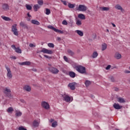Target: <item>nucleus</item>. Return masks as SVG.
<instances>
[{
    "label": "nucleus",
    "instance_id": "obj_1",
    "mask_svg": "<svg viewBox=\"0 0 130 130\" xmlns=\"http://www.w3.org/2000/svg\"><path fill=\"white\" fill-rule=\"evenodd\" d=\"M74 69L80 74H86V68L81 65L76 66Z\"/></svg>",
    "mask_w": 130,
    "mask_h": 130
},
{
    "label": "nucleus",
    "instance_id": "obj_2",
    "mask_svg": "<svg viewBox=\"0 0 130 130\" xmlns=\"http://www.w3.org/2000/svg\"><path fill=\"white\" fill-rule=\"evenodd\" d=\"M63 101H65V102H67L69 103V102H72L73 101V97L70 96V95L64 93V94L61 95Z\"/></svg>",
    "mask_w": 130,
    "mask_h": 130
},
{
    "label": "nucleus",
    "instance_id": "obj_3",
    "mask_svg": "<svg viewBox=\"0 0 130 130\" xmlns=\"http://www.w3.org/2000/svg\"><path fill=\"white\" fill-rule=\"evenodd\" d=\"M87 10H88V8L85 5H80L76 8V11H79V12H86Z\"/></svg>",
    "mask_w": 130,
    "mask_h": 130
},
{
    "label": "nucleus",
    "instance_id": "obj_4",
    "mask_svg": "<svg viewBox=\"0 0 130 130\" xmlns=\"http://www.w3.org/2000/svg\"><path fill=\"white\" fill-rule=\"evenodd\" d=\"M43 52V53H47V54H52L53 53V51L51 50H49L46 48H43L41 51H37V53H40Z\"/></svg>",
    "mask_w": 130,
    "mask_h": 130
},
{
    "label": "nucleus",
    "instance_id": "obj_5",
    "mask_svg": "<svg viewBox=\"0 0 130 130\" xmlns=\"http://www.w3.org/2000/svg\"><path fill=\"white\" fill-rule=\"evenodd\" d=\"M11 89H10L9 87H6L4 89V94H5L7 97H9V98H11V97H12V94L11 93Z\"/></svg>",
    "mask_w": 130,
    "mask_h": 130
},
{
    "label": "nucleus",
    "instance_id": "obj_6",
    "mask_svg": "<svg viewBox=\"0 0 130 130\" xmlns=\"http://www.w3.org/2000/svg\"><path fill=\"white\" fill-rule=\"evenodd\" d=\"M11 31L13 32L14 35H15V36H18V35H19V32H18V29H17V24H15L12 26Z\"/></svg>",
    "mask_w": 130,
    "mask_h": 130
},
{
    "label": "nucleus",
    "instance_id": "obj_7",
    "mask_svg": "<svg viewBox=\"0 0 130 130\" xmlns=\"http://www.w3.org/2000/svg\"><path fill=\"white\" fill-rule=\"evenodd\" d=\"M48 69L50 72H51L52 74H54V75H56L57 74H58V73H59V70L55 68L49 67Z\"/></svg>",
    "mask_w": 130,
    "mask_h": 130
},
{
    "label": "nucleus",
    "instance_id": "obj_8",
    "mask_svg": "<svg viewBox=\"0 0 130 130\" xmlns=\"http://www.w3.org/2000/svg\"><path fill=\"white\" fill-rule=\"evenodd\" d=\"M41 106L45 109L48 110V109H49V108H50L49 104H48V103L45 102V101L42 102L41 103Z\"/></svg>",
    "mask_w": 130,
    "mask_h": 130
},
{
    "label": "nucleus",
    "instance_id": "obj_9",
    "mask_svg": "<svg viewBox=\"0 0 130 130\" xmlns=\"http://www.w3.org/2000/svg\"><path fill=\"white\" fill-rule=\"evenodd\" d=\"M6 69L7 71V76L8 78H9V79H12V78H13V75H12V72L11 71V69H10V68L7 66H6Z\"/></svg>",
    "mask_w": 130,
    "mask_h": 130
},
{
    "label": "nucleus",
    "instance_id": "obj_10",
    "mask_svg": "<svg viewBox=\"0 0 130 130\" xmlns=\"http://www.w3.org/2000/svg\"><path fill=\"white\" fill-rule=\"evenodd\" d=\"M11 47L15 51V52H17V53H22V50H21L20 48L19 47H16V46L15 45H12L11 46Z\"/></svg>",
    "mask_w": 130,
    "mask_h": 130
},
{
    "label": "nucleus",
    "instance_id": "obj_11",
    "mask_svg": "<svg viewBox=\"0 0 130 130\" xmlns=\"http://www.w3.org/2000/svg\"><path fill=\"white\" fill-rule=\"evenodd\" d=\"M76 85H77L76 82L71 83L69 84L68 87H70L71 90H74L76 89Z\"/></svg>",
    "mask_w": 130,
    "mask_h": 130
},
{
    "label": "nucleus",
    "instance_id": "obj_12",
    "mask_svg": "<svg viewBox=\"0 0 130 130\" xmlns=\"http://www.w3.org/2000/svg\"><path fill=\"white\" fill-rule=\"evenodd\" d=\"M18 64H20V66H31V62L29 61H26L22 62H19Z\"/></svg>",
    "mask_w": 130,
    "mask_h": 130
},
{
    "label": "nucleus",
    "instance_id": "obj_13",
    "mask_svg": "<svg viewBox=\"0 0 130 130\" xmlns=\"http://www.w3.org/2000/svg\"><path fill=\"white\" fill-rule=\"evenodd\" d=\"M2 9L4 10V11H8V10H10V6L7 4H4L2 5Z\"/></svg>",
    "mask_w": 130,
    "mask_h": 130
},
{
    "label": "nucleus",
    "instance_id": "obj_14",
    "mask_svg": "<svg viewBox=\"0 0 130 130\" xmlns=\"http://www.w3.org/2000/svg\"><path fill=\"white\" fill-rule=\"evenodd\" d=\"M39 123H40V121H37V120H34L32 122V125L34 127H38L39 126Z\"/></svg>",
    "mask_w": 130,
    "mask_h": 130
},
{
    "label": "nucleus",
    "instance_id": "obj_15",
    "mask_svg": "<svg viewBox=\"0 0 130 130\" xmlns=\"http://www.w3.org/2000/svg\"><path fill=\"white\" fill-rule=\"evenodd\" d=\"M23 89L27 92H30L31 91V87L29 85H25L23 87Z\"/></svg>",
    "mask_w": 130,
    "mask_h": 130
},
{
    "label": "nucleus",
    "instance_id": "obj_16",
    "mask_svg": "<svg viewBox=\"0 0 130 130\" xmlns=\"http://www.w3.org/2000/svg\"><path fill=\"white\" fill-rule=\"evenodd\" d=\"M67 52L70 56H74L75 55V52L70 49L67 50Z\"/></svg>",
    "mask_w": 130,
    "mask_h": 130
},
{
    "label": "nucleus",
    "instance_id": "obj_17",
    "mask_svg": "<svg viewBox=\"0 0 130 130\" xmlns=\"http://www.w3.org/2000/svg\"><path fill=\"white\" fill-rule=\"evenodd\" d=\"M113 107L115 109H121L122 108V106H120L119 104L116 103L113 105Z\"/></svg>",
    "mask_w": 130,
    "mask_h": 130
},
{
    "label": "nucleus",
    "instance_id": "obj_18",
    "mask_svg": "<svg viewBox=\"0 0 130 130\" xmlns=\"http://www.w3.org/2000/svg\"><path fill=\"white\" fill-rule=\"evenodd\" d=\"M114 57L116 59H120V58H121V54H119V53H116Z\"/></svg>",
    "mask_w": 130,
    "mask_h": 130
},
{
    "label": "nucleus",
    "instance_id": "obj_19",
    "mask_svg": "<svg viewBox=\"0 0 130 130\" xmlns=\"http://www.w3.org/2000/svg\"><path fill=\"white\" fill-rule=\"evenodd\" d=\"M41 6L38 4L35 5L33 7L35 12H37L39 9H40Z\"/></svg>",
    "mask_w": 130,
    "mask_h": 130
},
{
    "label": "nucleus",
    "instance_id": "obj_20",
    "mask_svg": "<svg viewBox=\"0 0 130 130\" xmlns=\"http://www.w3.org/2000/svg\"><path fill=\"white\" fill-rule=\"evenodd\" d=\"M76 33H77V34L79 36H81V37L84 36V32L82 30H75Z\"/></svg>",
    "mask_w": 130,
    "mask_h": 130
},
{
    "label": "nucleus",
    "instance_id": "obj_21",
    "mask_svg": "<svg viewBox=\"0 0 130 130\" xmlns=\"http://www.w3.org/2000/svg\"><path fill=\"white\" fill-rule=\"evenodd\" d=\"M20 26L23 27L24 29H28V25H27V24L24 23L23 22H21L20 23Z\"/></svg>",
    "mask_w": 130,
    "mask_h": 130
},
{
    "label": "nucleus",
    "instance_id": "obj_22",
    "mask_svg": "<svg viewBox=\"0 0 130 130\" xmlns=\"http://www.w3.org/2000/svg\"><path fill=\"white\" fill-rule=\"evenodd\" d=\"M31 24H33L34 25H40V22L38 21V20L32 19L31 20Z\"/></svg>",
    "mask_w": 130,
    "mask_h": 130
},
{
    "label": "nucleus",
    "instance_id": "obj_23",
    "mask_svg": "<svg viewBox=\"0 0 130 130\" xmlns=\"http://www.w3.org/2000/svg\"><path fill=\"white\" fill-rule=\"evenodd\" d=\"M69 75L71 78H74L76 77V74L73 71L69 72Z\"/></svg>",
    "mask_w": 130,
    "mask_h": 130
},
{
    "label": "nucleus",
    "instance_id": "obj_24",
    "mask_svg": "<svg viewBox=\"0 0 130 130\" xmlns=\"http://www.w3.org/2000/svg\"><path fill=\"white\" fill-rule=\"evenodd\" d=\"M101 11H103V12H107L108 11H109L110 10V9L109 8V7H101L100 8Z\"/></svg>",
    "mask_w": 130,
    "mask_h": 130
},
{
    "label": "nucleus",
    "instance_id": "obj_25",
    "mask_svg": "<svg viewBox=\"0 0 130 130\" xmlns=\"http://www.w3.org/2000/svg\"><path fill=\"white\" fill-rule=\"evenodd\" d=\"M78 18H79V19H81V20H85V19H86V17H85V15L83 14H79Z\"/></svg>",
    "mask_w": 130,
    "mask_h": 130
},
{
    "label": "nucleus",
    "instance_id": "obj_26",
    "mask_svg": "<svg viewBox=\"0 0 130 130\" xmlns=\"http://www.w3.org/2000/svg\"><path fill=\"white\" fill-rule=\"evenodd\" d=\"M107 48V45L105 43H104L102 45V50L104 51Z\"/></svg>",
    "mask_w": 130,
    "mask_h": 130
},
{
    "label": "nucleus",
    "instance_id": "obj_27",
    "mask_svg": "<svg viewBox=\"0 0 130 130\" xmlns=\"http://www.w3.org/2000/svg\"><path fill=\"white\" fill-rule=\"evenodd\" d=\"M22 115V112L20 111H16L15 113V116L16 117H19Z\"/></svg>",
    "mask_w": 130,
    "mask_h": 130
},
{
    "label": "nucleus",
    "instance_id": "obj_28",
    "mask_svg": "<svg viewBox=\"0 0 130 130\" xmlns=\"http://www.w3.org/2000/svg\"><path fill=\"white\" fill-rule=\"evenodd\" d=\"M1 18L3 19V20H4L5 21H11V18L6 17L5 16H2Z\"/></svg>",
    "mask_w": 130,
    "mask_h": 130
},
{
    "label": "nucleus",
    "instance_id": "obj_29",
    "mask_svg": "<svg viewBox=\"0 0 130 130\" xmlns=\"http://www.w3.org/2000/svg\"><path fill=\"white\" fill-rule=\"evenodd\" d=\"M115 8L117 10H120L121 12H123V9H122V7H121V6H120V5H117L115 6Z\"/></svg>",
    "mask_w": 130,
    "mask_h": 130
},
{
    "label": "nucleus",
    "instance_id": "obj_30",
    "mask_svg": "<svg viewBox=\"0 0 130 130\" xmlns=\"http://www.w3.org/2000/svg\"><path fill=\"white\" fill-rule=\"evenodd\" d=\"M118 101L120 103H124V102H125V101L124 100V99H123V98H119L118 99Z\"/></svg>",
    "mask_w": 130,
    "mask_h": 130
},
{
    "label": "nucleus",
    "instance_id": "obj_31",
    "mask_svg": "<svg viewBox=\"0 0 130 130\" xmlns=\"http://www.w3.org/2000/svg\"><path fill=\"white\" fill-rule=\"evenodd\" d=\"M98 56V53L97 52H94L92 54V58H96Z\"/></svg>",
    "mask_w": 130,
    "mask_h": 130
},
{
    "label": "nucleus",
    "instance_id": "obj_32",
    "mask_svg": "<svg viewBox=\"0 0 130 130\" xmlns=\"http://www.w3.org/2000/svg\"><path fill=\"white\" fill-rule=\"evenodd\" d=\"M50 13H51V12L50 11V9L46 8V12L45 13L46 15H50Z\"/></svg>",
    "mask_w": 130,
    "mask_h": 130
},
{
    "label": "nucleus",
    "instance_id": "obj_33",
    "mask_svg": "<svg viewBox=\"0 0 130 130\" xmlns=\"http://www.w3.org/2000/svg\"><path fill=\"white\" fill-rule=\"evenodd\" d=\"M76 25L77 26H81L82 25V21L79 19L76 20Z\"/></svg>",
    "mask_w": 130,
    "mask_h": 130
},
{
    "label": "nucleus",
    "instance_id": "obj_34",
    "mask_svg": "<svg viewBox=\"0 0 130 130\" xmlns=\"http://www.w3.org/2000/svg\"><path fill=\"white\" fill-rule=\"evenodd\" d=\"M38 4L40 7H41V6H43V0H38Z\"/></svg>",
    "mask_w": 130,
    "mask_h": 130
},
{
    "label": "nucleus",
    "instance_id": "obj_35",
    "mask_svg": "<svg viewBox=\"0 0 130 130\" xmlns=\"http://www.w3.org/2000/svg\"><path fill=\"white\" fill-rule=\"evenodd\" d=\"M109 79L111 81V82H112L113 83H114V82H115V79H114V77L113 76H110L109 77Z\"/></svg>",
    "mask_w": 130,
    "mask_h": 130
},
{
    "label": "nucleus",
    "instance_id": "obj_36",
    "mask_svg": "<svg viewBox=\"0 0 130 130\" xmlns=\"http://www.w3.org/2000/svg\"><path fill=\"white\" fill-rule=\"evenodd\" d=\"M56 126H57V122H56V121H55L52 123V127H56Z\"/></svg>",
    "mask_w": 130,
    "mask_h": 130
},
{
    "label": "nucleus",
    "instance_id": "obj_37",
    "mask_svg": "<svg viewBox=\"0 0 130 130\" xmlns=\"http://www.w3.org/2000/svg\"><path fill=\"white\" fill-rule=\"evenodd\" d=\"M68 7L70 9H74L75 8V4H72L71 3H69Z\"/></svg>",
    "mask_w": 130,
    "mask_h": 130
},
{
    "label": "nucleus",
    "instance_id": "obj_38",
    "mask_svg": "<svg viewBox=\"0 0 130 130\" xmlns=\"http://www.w3.org/2000/svg\"><path fill=\"white\" fill-rule=\"evenodd\" d=\"M85 86L86 87H88L89 85H91V82L90 81L86 80L85 82Z\"/></svg>",
    "mask_w": 130,
    "mask_h": 130
},
{
    "label": "nucleus",
    "instance_id": "obj_39",
    "mask_svg": "<svg viewBox=\"0 0 130 130\" xmlns=\"http://www.w3.org/2000/svg\"><path fill=\"white\" fill-rule=\"evenodd\" d=\"M27 10H28V11H31L32 10V7H31V6L29 5H26L25 6Z\"/></svg>",
    "mask_w": 130,
    "mask_h": 130
},
{
    "label": "nucleus",
    "instance_id": "obj_40",
    "mask_svg": "<svg viewBox=\"0 0 130 130\" xmlns=\"http://www.w3.org/2000/svg\"><path fill=\"white\" fill-rule=\"evenodd\" d=\"M48 46L49 47H51V48H54V44H53V43H50L48 44Z\"/></svg>",
    "mask_w": 130,
    "mask_h": 130
},
{
    "label": "nucleus",
    "instance_id": "obj_41",
    "mask_svg": "<svg viewBox=\"0 0 130 130\" xmlns=\"http://www.w3.org/2000/svg\"><path fill=\"white\" fill-rule=\"evenodd\" d=\"M48 28H49V29H51V30H53V31H54L55 32L56 31V28L53 27L52 25L48 26Z\"/></svg>",
    "mask_w": 130,
    "mask_h": 130
},
{
    "label": "nucleus",
    "instance_id": "obj_42",
    "mask_svg": "<svg viewBox=\"0 0 130 130\" xmlns=\"http://www.w3.org/2000/svg\"><path fill=\"white\" fill-rule=\"evenodd\" d=\"M13 111H14V109L12 107H9L7 109V112H13Z\"/></svg>",
    "mask_w": 130,
    "mask_h": 130
},
{
    "label": "nucleus",
    "instance_id": "obj_43",
    "mask_svg": "<svg viewBox=\"0 0 130 130\" xmlns=\"http://www.w3.org/2000/svg\"><path fill=\"white\" fill-rule=\"evenodd\" d=\"M55 32H56V33H60V34H63V31L60 30L58 29H56Z\"/></svg>",
    "mask_w": 130,
    "mask_h": 130
},
{
    "label": "nucleus",
    "instance_id": "obj_44",
    "mask_svg": "<svg viewBox=\"0 0 130 130\" xmlns=\"http://www.w3.org/2000/svg\"><path fill=\"white\" fill-rule=\"evenodd\" d=\"M63 59L66 62H70V60H69V58L67 57L66 56H63Z\"/></svg>",
    "mask_w": 130,
    "mask_h": 130
},
{
    "label": "nucleus",
    "instance_id": "obj_45",
    "mask_svg": "<svg viewBox=\"0 0 130 130\" xmlns=\"http://www.w3.org/2000/svg\"><path fill=\"white\" fill-rule=\"evenodd\" d=\"M18 130H27V129L24 128V127H23V126H21L19 127Z\"/></svg>",
    "mask_w": 130,
    "mask_h": 130
},
{
    "label": "nucleus",
    "instance_id": "obj_46",
    "mask_svg": "<svg viewBox=\"0 0 130 130\" xmlns=\"http://www.w3.org/2000/svg\"><path fill=\"white\" fill-rule=\"evenodd\" d=\"M62 25H68V22L67 21V20H63L62 22Z\"/></svg>",
    "mask_w": 130,
    "mask_h": 130
},
{
    "label": "nucleus",
    "instance_id": "obj_47",
    "mask_svg": "<svg viewBox=\"0 0 130 130\" xmlns=\"http://www.w3.org/2000/svg\"><path fill=\"white\" fill-rule=\"evenodd\" d=\"M110 68H111V66L108 65V66L106 68V70H110Z\"/></svg>",
    "mask_w": 130,
    "mask_h": 130
},
{
    "label": "nucleus",
    "instance_id": "obj_48",
    "mask_svg": "<svg viewBox=\"0 0 130 130\" xmlns=\"http://www.w3.org/2000/svg\"><path fill=\"white\" fill-rule=\"evenodd\" d=\"M20 102H21L22 103H24L26 104V102L25 101V100H23V99H20Z\"/></svg>",
    "mask_w": 130,
    "mask_h": 130
},
{
    "label": "nucleus",
    "instance_id": "obj_49",
    "mask_svg": "<svg viewBox=\"0 0 130 130\" xmlns=\"http://www.w3.org/2000/svg\"><path fill=\"white\" fill-rule=\"evenodd\" d=\"M29 47H35L36 46L33 44H29Z\"/></svg>",
    "mask_w": 130,
    "mask_h": 130
},
{
    "label": "nucleus",
    "instance_id": "obj_50",
    "mask_svg": "<svg viewBox=\"0 0 130 130\" xmlns=\"http://www.w3.org/2000/svg\"><path fill=\"white\" fill-rule=\"evenodd\" d=\"M124 73H125V74H130V71L128 70H125Z\"/></svg>",
    "mask_w": 130,
    "mask_h": 130
},
{
    "label": "nucleus",
    "instance_id": "obj_51",
    "mask_svg": "<svg viewBox=\"0 0 130 130\" xmlns=\"http://www.w3.org/2000/svg\"><path fill=\"white\" fill-rule=\"evenodd\" d=\"M62 3H63V5H64V6H67V1H62Z\"/></svg>",
    "mask_w": 130,
    "mask_h": 130
},
{
    "label": "nucleus",
    "instance_id": "obj_52",
    "mask_svg": "<svg viewBox=\"0 0 130 130\" xmlns=\"http://www.w3.org/2000/svg\"><path fill=\"white\" fill-rule=\"evenodd\" d=\"M44 57H46V58H51V57L48 56L47 55H44Z\"/></svg>",
    "mask_w": 130,
    "mask_h": 130
},
{
    "label": "nucleus",
    "instance_id": "obj_53",
    "mask_svg": "<svg viewBox=\"0 0 130 130\" xmlns=\"http://www.w3.org/2000/svg\"><path fill=\"white\" fill-rule=\"evenodd\" d=\"M56 40L57 41H60L61 40V38H60V37H57V38H56Z\"/></svg>",
    "mask_w": 130,
    "mask_h": 130
},
{
    "label": "nucleus",
    "instance_id": "obj_54",
    "mask_svg": "<svg viewBox=\"0 0 130 130\" xmlns=\"http://www.w3.org/2000/svg\"><path fill=\"white\" fill-rule=\"evenodd\" d=\"M11 58H13V59H17V57H16L15 56H11Z\"/></svg>",
    "mask_w": 130,
    "mask_h": 130
},
{
    "label": "nucleus",
    "instance_id": "obj_55",
    "mask_svg": "<svg viewBox=\"0 0 130 130\" xmlns=\"http://www.w3.org/2000/svg\"><path fill=\"white\" fill-rule=\"evenodd\" d=\"M31 70L33 71V72H37V69L33 68L32 69H31Z\"/></svg>",
    "mask_w": 130,
    "mask_h": 130
},
{
    "label": "nucleus",
    "instance_id": "obj_56",
    "mask_svg": "<svg viewBox=\"0 0 130 130\" xmlns=\"http://www.w3.org/2000/svg\"><path fill=\"white\" fill-rule=\"evenodd\" d=\"M27 16L29 17V18H31V15H30V13H28L27 14Z\"/></svg>",
    "mask_w": 130,
    "mask_h": 130
},
{
    "label": "nucleus",
    "instance_id": "obj_57",
    "mask_svg": "<svg viewBox=\"0 0 130 130\" xmlns=\"http://www.w3.org/2000/svg\"><path fill=\"white\" fill-rule=\"evenodd\" d=\"M111 24H112V25L113 27H116V25H115V24L114 23H111Z\"/></svg>",
    "mask_w": 130,
    "mask_h": 130
},
{
    "label": "nucleus",
    "instance_id": "obj_58",
    "mask_svg": "<svg viewBox=\"0 0 130 130\" xmlns=\"http://www.w3.org/2000/svg\"><path fill=\"white\" fill-rule=\"evenodd\" d=\"M50 122H53V121H54V119H51L50 120Z\"/></svg>",
    "mask_w": 130,
    "mask_h": 130
},
{
    "label": "nucleus",
    "instance_id": "obj_59",
    "mask_svg": "<svg viewBox=\"0 0 130 130\" xmlns=\"http://www.w3.org/2000/svg\"><path fill=\"white\" fill-rule=\"evenodd\" d=\"M114 90L117 91H118V88L115 87Z\"/></svg>",
    "mask_w": 130,
    "mask_h": 130
},
{
    "label": "nucleus",
    "instance_id": "obj_60",
    "mask_svg": "<svg viewBox=\"0 0 130 130\" xmlns=\"http://www.w3.org/2000/svg\"><path fill=\"white\" fill-rule=\"evenodd\" d=\"M27 21H31V19H30V18H28V19H27Z\"/></svg>",
    "mask_w": 130,
    "mask_h": 130
},
{
    "label": "nucleus",
    "instance_id": "obj_61",
    "mask_svg": "<svg viewBox=\"0 0 130 130\" xmlns=\"http://www.w3.org/2000/svg\"><path fill=\"white\" fill-rule=\"evenodd\" d=\"M95 97L94 96V95H91V98H94Z\"/></svg>",
    "mask_w": 130,
    "mask_h": 130
},
{
    "label": "nucleus",
    "instance_id": "obj_62",
    "mask_svg": "<svg viewBox=\"0 0 130 130\" xmlns=\"http://www.w3.org/2000/svg\"><path fill=\"white\" fill-rule=\"evenodd\" d=\"M49 67H51V64H48Z\"/></svg>",
    "mask_w": 130,
    "mask_h": 130
},
{
    "label": "nucleus",
    "instance_id": "obj_63",
    "mask_svg": "<svg viewBox=\"0 0 130 130\" xmlns=\"http://www.w3.org/2000/svg\"><path fill=\"white\" fill-rule=\"evenodd\" d=\"M107 32H109V29H107Z\"/></svg>",
    "mask_w": 130,
    "mask_h": 130
},
{
    "label": "nucleus",
    "instance_id": "obj_64",
    "mask_svg": "<svg viewBox=\"0 0 130 130\" xmlns=\"http://www.w3.org/2000/svg\"><path fill=\"white\" fill-rule=\"evenodd\" d=\"M1 45H2V43L0 42V46H1Z\"/></svg>",
    "mask_w": 130,
    "mask_h": 130
}]
</instances>
